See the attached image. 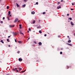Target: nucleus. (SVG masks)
<instances>
[{
  "label": "nucleus",
  "instance_id": "1",
  "mask_svg": "<svg viewBox=\"0 0 75 75\" xmlns=\"http://www.w3.org/2000/svg\"><path fill=\"white\" fill-rule=\"evenodd\" d=\"M18 20V18H16L14 21V23H16Z\"/></svg>",
  "mask_w": 75,
  "mask_h": 75
},
{
  "label": "nucleus",
  "instance_id": "2",
  "mask_svg": "<svg viewBox=\"0 0 75 75\" xmlns=\"http://www.w3.org/2000/svg\"><path fill=\"white\" fill-rule=\"evenodd\" d=\"M18 60L19 61H20V62H21V61H23V59H21V58H20L18 59Z\"/></svg>",
  "mask_w": 75,
  "mask_h": 75
},
{
  "label": "nucleus",
  "instance_id": "3",
  "mask_svg": "<svg viewBox=\"0 0 75 75\" xmlns=\"http://www.w3.org/2000/svg\"><path fill=\"white\" fill-rule=\"evenodd\" d=\"M9 27L11 28L12 27H14V25H9Z\"/></svg>",
  "mask_w": 75,
  "mask_h": 75
},
{
  "label": "nucleus",
  "instance_id": "4",
  "mask_svg": "<svg viewBox=\"0 0 75 75\" xmlns=\"http://www.w3.org/2000/svg\"><path fill=\"white\" fill-rule=\"evenodd\" d=\"M31 14H35V12L34 11L32 12Z\"/></svg>",
  "mask_w": 75,
  "mask_h": 75
},
{
  "label": "nucleus",
  "instance_id": "5",
  "mask_svg": "<svg viewBox=\"0 0 75 75\" xmlns=\"http://www.w3.org/2000/svg\"><path fill=\"white\" fill-rule=\"evenodd\" d=\"M39 44L40 45H42V43L41 42H39Z\"/></svg>",
  "mask_w": 75,
  "mask_h": 75
},
{
  "label": "nucleus",
  "instance_id": "6",
  "mask_svg": "<svg viewBox=\"0 0 75 75\" xmlns=\"http://www.w3.org/2000/svg\"><path fill=\"white\" fill-rule=\"evenodd\" d=\"M57 9H59V8H61V6H59L57 7Z\"/></svg>",
  "mask_w": 75,
  "mask_h": 75
},
{
  "label": "nucleus",
  "instance_id": "7",
  "mask_svg": "<svg viewBox=\"0 0 75 75\" xmlns=\"http://www.w3.org/2000/svg\"><path fill=\"white\" fill-rule=\"evenodd\" d=\"M69 45L70 46H72V45L71 44L68 43L67 44Z\"/></svg>",
  "mask_w": 75,
  "mask_h": 75
},
{
  "label": "nucleus",
  "instance_id": "8",
  "mask_svg": "<svg viewBox=\"0 0 75 75\" xmlns=\"http://www.w3.org/2000/svg\"><path fill=\"white\" fill-rule=\"evenodd\" d=\"M71 24L72 25H74V23H73V22H71Z\"/></svg>",
  "mask_w": 75,
  "mask_h": 75
},
{
  "label": "nucleus",
  "instance_id": "9",
  "mask_svg": "<svg viewBox=\"0 0 75 75\" xmlns=\"http://www.w3.org/2000/svg\"><path fill=\"white\" fill-rule=\"evenodd\" d=\"M71 42V40H69L68 41V42L69 43H70Z\"/></svg>",
  "mask_w": 75,
  "mask_h": 75
},
{
  "label": "nucleus",
  "instance_id": "10",
  "mask_svg": "<svg viewBox=\"0 0 75 75\" xmlns=\"http://www.w3.org/2000/svg\"><path fill=\"white\" fill-rule=\"evenodd\" d=\"M22 7H25V4L24 5H23L22 6Z\"/></svg>",
  "mask_w": 75,
  "mask_h": 75
},
{
  "label": "nucleus",
  "instance_id": "11",
  "mask_svg": "<svg viewBox=\"0 0 75 75\" xmlns=\"http://www.w3.org/2000/svg\"><path fill=\"white\" fill-rule=\"evenodd\" d=\"M16 6L17 7H19V5H18V4L17 3H16Z\"/></svg>",
  "mask_w": 75,
  "mask_h": 75
},
{
  "label": "nucleus",
  "instance_id": "12",
  "mask_svg": "<svg viewBox=\"0 0 75 75\" xmlns=\"http://www.w3.org/2000/svg\"><path fill=\"white\" fill-rule=\"evenodd\" d=\"M39 33H40V34H41V33H42V32L41 31V30H39Z\"/></svg>",
  "mask_w": 75,
  "mask_h": 75
},
{
  "label": "nucleus",
  "instance_id": "13",
  "mask_svg": "<svg viewBox=\"0 0 75 75\" xmlns=\"http://www.w3.org/2000/svg\"><path fill=\"white\" fill-rule=\"evenodd\" d=\"M37 28H41V26H39L37 27Z\"/></svg>",
  "mask_w": 75,
  "mask_h": 75
},
{
  "label": "nucleus",
  "instance_id": "14",
  "mask_svg": "<svg viewBox=\"0 0 75 75\" xmlns=\"http://www.w3.org/2000/svg\"><path fill=\"white\" fill-rule=\"evenodd\" d=\"M35 21H34L33 22V24H34V23H35Z\"/></svg>",
  "mask_w": 75,
  "mask_h": 75
},
{
  "label": "nucleus",
  "instance_id": "15",
  "mask_svg": "<svg viewBox=\"0 0 75 75\" xmlns=\"http://www.w3.org/2000/svg\"><path fill=\"white\" fill-rule=\"evenodd\" d=\"M8 13L9 14H11L10 11H8Z\"/></svg>",
  "mask_w": 75,
  "mask_h": 75
},
{
  "label": "nucleus",
  "instance_id": "16",
  "mask_svg": "<svg viewBox=\"0 0 75 75\" xmlns=\"http://www.w3.org/2000/svg\"><path fill=\"white\" fill-rule=\"evenodd\" d=\"M59 4H61V3L60 2H58L57 3V4L59 5Z\"/></svg>",
  "mask_w": 75,
  "mask_h": 75
},
{
  "label": "nucleus",
  "instance_id": "17",
  "mask_svg": "<svg viewBox=\"0 0 75 75\" xmlns=\"http://www.w3.org/2000/svg\"><path fill=\"white\" fill-rule=\"evenodd\" d=\"M1 42H2L3 43V44H4V42L3 41V40H1Z\"/></svg>",
  "mask_w": 75,
  "mask_h": 75
},
{
  "label": "nucleus",
  "instance_id": "18",
  "mask_svg": "<svg viewBox=\"0 0 75 75\" xmlns=\"http://www.w3.org/2000/svg\"><path fill=\"white\" fill-rule=\"evenodd\" d=\"M18 42L20 43V44H21V41H19Z\"/></svg>",
  "mask_w": 75,
  "mask_h": 75
},
{
  "label": "nucleus",
  "instance_id": "19",
  "mask_svg": "<svg viewBox=\"0 0 75 75\" xmlns=\"http://www.w3.org/2000/svg\"><path fill=\"white\" fill-rule=\"evenodd\" d=\"M8 8H9V7H8V6L7 7V9H8Z\"/></svg>",
  "mask_w": 75,
  "mask_h": 75
},
{
  "label": "nucleus",
  "instance_id": "20",
  "mask_svg": "<svg viewBox=\"0 0 75 75\" xmlns=\"http://www.w3.org/2000/svg\"><path fill=\"white\" fill-rule=\"evenodd\" d=\"M7 41H8V42H10V41H9V40L8 39H7Z\"/></svg>",
  "mask_w": 75,
  "mask_h": 75
},
{
  "label": "nucleus",
  "instance_id": "21",
  "mask_svg": "<svg viewBox=\"0 0 75 75\" xmlns=\"http://www.w3.org/2000/svg\"><path fill=\"white\" fill-rule=\"evenodd\" d=\"M45 13H46L45 12H44L43 13V14H45Z\"/></svg>",
  "mask_w": 75,
  "mask_h": 75
},
{
  "label": "nucleus",
  "instance_id": "22",
  "mask_svg": "<svg viewBox=\"0 0 75 75\" xmlns=\"http://www.w3.org/2000/svg\"><path fill=\"white\" fill-rule=\"evenodd\" d=\"M69 19L70 20H72V18H70Z\"/></svg>",
  "mask_w": 75,
  "mask_h": 75
},
{
  "label": "nucleus",
  "instance_id": "23",
  "mask_svg": "<svg viewBox=\"0 0 75 75\" xmlns=\"http://www.w3.org/2000/svg\"><path fill=\"white\" fill-rule=\"evenodd\" d=\"M60 54H62V52H60Z\"/></svg>",
  "mask_w": 75,
  "mask_h": 75
},
{
  "label": "nucleus",
  "instance_id": "24",
  "mask_svg": "<svg viewBox=\"0 0 75 75\" xmlns=\"http://www.w3.org/2000/svg\"><path fill=\"white\" fill-rule=\"evenodd\" d=\"M74 4H74V3H72V6H74Z\"/></svg>",
  "mask_w": 75,
  "mask_h": 75
},
{
  "label": "nucleus",
  "instance_id": "25",
  "mask_svg": "<svg viewBox=\"0 0 75 75\" xmlns=\"http://www.w3.org/2000/svg\"><path fill=\"white\" fill-rule=\"evenodd\" d=\"M21 69H21V68L20 69H19V71H21Z\"/></svg>",
  "mask_w": 75,
  "mask_h": 75
},
{
  "label": "nucleus",
  "instance_id": "26",
  "mask_svg": "<svg viewBox=\"0 0 75 75\" xmlns=\"http://www.w3.org/2000/svg\"><path fill=\"white\" fill-rule=\"evenodd\" d=\"M36 4L37 5H38V2H36Z\"/></svg>",
  "mask_w": 75,
  "mask_h": 75
},
{
  "label": "nucleus",
  "instance_id": "27",
  "mask_svg": "<svg viewBox=\"0 0 75 75\" xmlns=\"http://www.w3.org/2000/svg\"><path fill=\"white\" fill-rule=\"evenodd\" d=\"M69 68V67L67 66V69H68Z\"/></svg>",
  "mask_w": 75,
  "mask_h": 75
},
{
  "label": "nucleus",
  "instance_id": "28",
  "mask_svg": "<svg viewBox=\"0 0 75 75\" xmlns=\"http://www.w3.org/2000/svg\"><path fill=\"white\" fill-rule=\"evenodd\" d=\"M29 31H31V28H29Z\"/></svg>",
  "mask_w": 75,
  "mask_h": 75
},
{
  "label": "nucleus",
  "instance_id": "29",
  "mask_svg": "<svg viewBox=\"0 0 75 75\" xmlns=\"http://www.w3.org/2000/svg\"><path fill=\"white\" fill-rule=\"evenodd\" d=\"M67 16H69V14H67Z\"/></svg>",
  "mask_w": 75,
  "mask_h": 75
},
{
  "label": "nucleus",
  "instance_id": "30",
  "mask_svg": "<svg viewBox=\"0 0 75 75\" xmlns=\"http://www.w3.org/2000/svg\"><path fill=\"white\" fill-rule=\"evenodd\" d=\"M3 20H4L5 19V18L4 17L3 18Z\"/></svg>",
  "mask_w": 75,
  "mask_h": 75
},
{
  "label": "nucleus",
  "instance_id": "31",
  "mask_svg": "<svg viewBox=\"0 0 75 75\" xmlns=\"http://www.w3.org/2000/svg\"><path fill=\"white\" fill-rule=\"evenodd\" d=\"M23 72H24V71H21V73H23Z\"/></svg>",
  "mask_w": 75,
  "mask_h": 75
},
{
  "label": "nucleus",
  "instance_id": "32",
  "mask_svg": "<svg viewBox=\"0 0 75 75\" xmlns=\"http://www.w3.org/2000/svg\"><path fill=\"white\" fill-rule=\"evenodd\" d=\"M15 42H17V40H16V39H15Z\"/></svg>",
  "mask_w": 75,
  "mask_h": 75
},
{
  "label": "nucleus",
  "instance_id": "33",
  "mask_svg": "<svg viewBox=\"0 0 75 75\" xmlns=\"http://www.w3.org/2000/svg\"><path fill=\"white\" fill-rule=\"evenodd\" d=\"M44 36H45V37H46V36H47V34H45L44 35Z\"/></svg>",
  "mask_w": 75,
  "mask_h": 75
},
{
  "label": "nucleus",
  "instance_id": "34",
  "mask_svg": "<svg viewBox=\"0 0 75 75\" xmlns=\"http://www.w3.org/2000/svg\"><path fill=\"white\" fill-rule=\"evenodd\" d=\"M24 1L26 2V1H27V0H24Z\"/></svg>",
  "mask_w": 75,
  "mask_h": 75
},
{
  "label": "nucleus",
  "instance_id": "35",
  "mask_svg": "<svg viewBox=\"0 0 75 75\" xmlns=\"http://www.w3.org/2000/svg\"><path fill=\"white\" fill-rule=\"evenodd\" d=\"M19 27H21V25H19Z\"/></svg>",
  "mask_w": 75,
  "mask_h": 75
},
{
  "label": "nucleus",
  "instance_id": "36",
  "mask_svg": "<svg viewBox=\"0 0 75 75\" xmlns=\"http://www.w3.org/2000/svg\"><path fill=\"white\" fill-rule=\"evenodd\" d=\"M20 34H23V33H22V32H21V33H20Z\"/></svg>",
  "mask_w": 75,
  "mask_h": 75
},
{
  "label": "nucleus",
  "instance_id": "37",
  "mask_svg": "<svg viewBox=\"0 0 75 75\" xmlns=\"http://www.w3.org/2000/svg\"><path fill=\"white\" fill-rule=\"evenodd\" d=\"M8 46L9 47H11V46L10 45H9Z\"/></svg>",
  "mask_w": 75,
  "mask_h": 75
},
{
  "label": "nucleus",
  "instance_id": "38",
  "mask_svg": "<svg viewBox=\"0 0 75 75\" xmlns=\"http://www.w3.org/2000/svg\"><path fill=\"white\" fill-rule=\"evenodd\" d=\"M58 37H59V38L60 37H61V36H60V35H59V36H58Z\"/></svg>",
  "mask_w": 75,
  "mask_h": 75
},
{
  "label": "nucleus",
  "instance_id": "39",
  "mask_svg": "<svg viewBox=\"0 0 75 75\" xmlns=\"http://www.w3.org/2000/svg\"><path fill=\"white\" fill-rule=\"evenodd\" d=\"M19 32L20 33H21V30H19Z\"/></svg>",
  "mask_w": 75,
  "mask_h": 75
},
{
  "label": "nucleus",
  "instance_id": "40",
  "mask_svg": "<svg viewBox=\"0 0 75 75\" xmlns=\"http://www.w3.org/2000/svg\"><path fill=\"white\" fill-rule=\"evenodd\" d=\"M63 0H62L61 1V2H63Z\"/></svg>",
  "mask_w": 75,
  "mask_h": 75
},
{
  "label": "nucleus",
  "instance_id": "41",
  "mask_svg": "<svg viewBox=\"0 0 75 75\" xmlns=\"http://www.w3.org/2000/svg\"><path fill=\"white\" fill-rule=\"evenodd\" d=\"M13 71H15V69H13Z\"/></svg>",
  "mask_w": 75,
  "mask_h": 75
},
{
  "label": "nucleus",
  "instance_id": "42",
  "mask_svg": "<svg viewBox=\"0 0 75 75\" xmlns=\"http://www.w3.org/2000/svg\"><path fill=\"white\" fill-rule=\"evenodd\" d=\"M1 23H3V21H1Z\"/></svg>",
  "mask_w": 75,
  "mask_h": 75
},
{
  "label": "nucleus",
  "instance_id": "43",
  "mask_svg": "<svg viewBox=\"0 0 75 75\" xmlns=\"http://www.w3.org/2000/svg\"><path fill=\"white\" fill-rule=\"evenodd\" d=\"M10 36H8V38H10Z\"/></svg>",
  "mask_w": 75,
  "mask_h": 75
},
{
  "label": "nucleus",
  "instance_id": "44",
  "mask_svg": "<svg viewBox=\"0 0 75 75\" xmlns=\"http://www.w3.org/2000/svg\"><path fill=\"white\" fill-rule=\"evenodd\" d=\"M63 50V48H61V50Z\"/></svg>",
  "mask_w": 75,
  "mask_h": 75
},
{
  "label": "nucleus",
  "instance_id": "45",
  "mask_svg": "<svg viewBox=\"0 0 75 75\" xmlns=\"http://www.w3.org/2000/svg\"><path fill=\"white\" fill-rule=\"evenodd\" d=\"M19 53H20V52H18V54H19Z\"/></svg>",
  "mask_w": 75,
  "mask_h": 75
},
{
  "label": "nucleus",
  "instance_id": "46",
  "mask_svg": "<svg viewBox=\"0 0 75 75\" xmlns=\"http://www.w3.org/2000/svg\"><path fill=\"white\" fill-rule=\"evenodd\" d=\"M30 38H29L28 39H27V40H29Z\"/></svg>",
  "mask_w": 75,
  "mask_h": 75
},
{
  "label": "nucleus",
  "instance_id": "47",
  "mask_svg": "<svg viewBox=\"0 0 75 75\" xmlns=\"http://www.w3.org/2000/svg\"><path fill=\"white\" fill-rule=\"evenodd\" d=\"M35 44H37V42H35Z\"/></svg>",
  "mask_w": 75,
  "mask_h": 75
},
{
  "label": "nucleus",
  "instance_id": "48",
  "mask_svg": "<svg viewBox=\"0 0 75 75\" xmlns=\"http://www.w3.org/2000/svg\"><path fill=\"white\" fill-rule=\"evenodd\" d=\"M71 10H73V9L71 8Z\"/></svg>",
  "mask_w": 75,
  "mask_h": 75
},
{
  "label": "nucleus",
  "instance_id": "49",
  "mask_svg": "<svg viewBox=\"0 0 75 75\" xmlns=\"http://www.w3.org/2000/svg\"><path fill=\"white\" fill-rule=\"evenodd\" d=\"M17 68H15V69L16 71V70H17Z\"/></svg>",
  "mask_w": 75,
  "mask_h": 75
},
{
  "label": "nucleus",
  "instance_id": "50",
  "mask_svg": "<svg viewBox=\"0 0 75 75\" xmlns=\"http://www.w3.org/2000/svg\"><path fill=\"white\" fill-rule=\"evenodd\" d=\"M25 71H26V70H25L23 71L24 72H25Z\"/></svg>",
  "mask_w": 75,
  "mask_h": 75
},
{
  "label": "nucleus",
  "instance_id": "51",
  "mask_svg": "<svg viewBox=\"0 0 75 75\" xmlns=\"http://www.w3.org/2000/svg\"><path fill=\"white\" fill-rule=\"evenodd\" d=\"M9 16H10V17H11V15H10Z\"/></svg>",
  "mask_w": 75,
  "mask_h": 75
},
{
  "label": "nucleus",
  "instance_id": "52",
  "mask_svg": "<svg viewBox=\"0 0 75 75\" xmlns=\"http://www.w3.org/2000/svg\"><path fill=\"white\" fill-rule=\"evenodd\" d=\"M16 71L17 72H18V70H16Z\"/></svg>",
  "mask_w": 75,
  "mask_h": 75
},
{
  "label": "nucleus",
  "instance_id": "53",
  "mask_svg": "<svg viewBox=\"0 0 75 75\" xmlns=\"http://www.w3.org/2000/svg\"><path fill=\"white\" fill-rule=\"evenodd\" d=\"M68 38H69V36H67Z\"/></svg>",
  "mask_w": 75,
  "mask_h": 75
},
{
  "label": "nucleus",
  "instance_id": "54",
  "mask_svg": "<svg viewBox=\"0 0 75 75\" xmlns=\"http://www.w3.org/2000/svg\"><path fill=\"white\" fill-rule=\"evenodd\" d=\"M21 69V68H20V67L18 68V69Z\"/></svg>",
  "mask_w": 75,
  "mask_h": 75
},
{
  "label": "nucleus",
  "instance_id": "55",
  "mask_svg": "<svg viewBox=\"0 0 75 75\" xmlns=\"http://www.w3.org/2000/svg\"><path fill=\"white\" fill-rule=\"evenodd\" d=\"M19 22H20V21H18V23H19Z\"/></svg>",
  "mask_w": 75,
  "mask_h": 75
},
{
  "label": "nucleus",
  "instance_id": "56",
  "mask_svg": "<svg viewBox=\"0 0 75 75\" xmlns=\"http://www.w3.org/2000/svg\"><path fill=\"white\" fill-rule=\"evenodd\" d=\"M16 67H20V66H16Z\"/></svg>",
  "mask_w": 75,
  "mask_h": 75
},
{
  "label": "nucleus",
  "instance_id": "57",
  "mask_svg": "<svg viewBox=\"0 0 75 75\" xmlns=\"http://www.w3.org/2000/svg\"><path fill=\"white\" fill-rule=\"evenodd\" d=\"M8 20H10V18H8Z\"/></svg>",
  "mask_w": 75,
  "mask_h": 75
},
{
  "label": "nucleus",
  "instance_id": "58",
  "mask_svg": "<svg viewBox=\"0 0 75 75\" xmlns=\"http://www.w3.org/2000/svg\"><path fill=\"white\" fill-rule=\"evenodd\" d=\"M21 28V27H19V28Z\"/></svg>",
  "mask_w": 75,
  "mask_h": 75
},
{
  "label": "nucleus",
  "instance_id": "59",
  "mask_svg": "<svg viewBox=\"0 0 75 75\" xmlns=\"http://www.w3.org/2000/svg\"><path fill=\"white\" fill-rule=\"evenodd\" d=\"M40 21H41V20H39V22H40Z\"/></svg>",
  "mask_w": 75,
  "mask_h": 75
},
{
  "label": "nucleus",
  "instance_id": "60",
  "mask_svg": "<svg viewBox=\"0 0 75 75\" xmlns=\"http://www.w3.org/2000/svg\"><path fill=\"white\" fill-rule=\"evenodd\" d=\"M28 33H29V31L28 30Z\"/></svg>",
  "mask_w": 75,
  "mask_h": 75
},
{
  "label": "nucleus",
  "instance_id": "61",
  "mask_svg": "<svg viewBox=\"0 0 75 75\" xmlns=\"http://www.w3.org/2000/svg\"><path fill=\"white\" fill-rule=\"evenodd\" d=\"M74 36H75V33H74Z\"/></svg>",
  "mask_w": 75,
  "mask_h": 75
},
{
  "label": "nucleus",
  "instance_id": "62",
  "mask_svg": "<svg viewBox=\"0 0 75 75\" xmlns=\"http://www.w3.org/2000/svg\"><path fill=\"white\" fill-rule=\"evenodd\" d=\"M6 75H9V74H7Z\"/></svg>",
  "mask_w": 75,
  "mask_h": 75
},
{
  "label": "nucleus",
  "instance_id": "63",
  "mask_svg": "<svg viewBox=\"0 0 75 75\" xmlns=\"http://www.w3.org/2000/svg\"><path fill=\"white\" fill-rule=\"evenodd\" d=\"M22 34H23V35H24V34L23 33Z\"/></svg>",
  "mask_w": 75,
  "mask_h": 75
},
{
  "label": "nucleus",
  "instance_id": "64",
  "mask_svg": "<svg viewBox=\"0 0 75 75\" xmlns=\"http://www.w3.org/2000/svg\"><path fill=\"white\" fill-rule=\"evenodd\" d=\"M8 16H10V15H9V14H8Z\"/></svg>",
  "mask_w": 75,
  "mask_h": 75
}]
</instances>
